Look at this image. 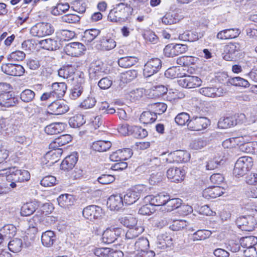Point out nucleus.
<instances>
[{"label":"nucleus","mask_w":257,"mask_h":257,"mask_svg":"<svg viewBox=\"0 0 257 257\" xmlns=\"http://www.w3.org/2000/svg\"><path fill=\"white\" fill-rule=\"evenodd\" d=\"M85 123L84 116L82 114H76L70 118L69 123L70 125L74 128L79 127Z\"/></svg>","instance_id":"nucleus-47"},{"label":"nucleus","mask_w":257,"mask_h":257,"mask_svg":"<svg viewBox=\"0 0 257 257\" xmlns=\"http://www.w3.org/2000/svg\"><path fill=\"white\" fill-rule=\"evenodd\" d=\"M78 161V154L77 153H73L67 156L61 164V169L64 171H70L75 166Z\"/></svg>","instance_id":"nucleus-24"},{"label":"nucleus","mask_w":257,"mask_h":257,"mask_svg":"<svg viewBox=\"0 0 257 257\" xmlns=\"http://www.w3.org/2000/svg\"><path fill=\"white\" fill-rule=\"evenodd\" d=\"M183 74V73L180 72V68L176 67L170 68L165 72V76L171 79L175 78H179L180 79Z\"/></svg>","instance_id":"nucleus-51"},{"label":"nucleus","mask_w":257,"mask_h":257,"mask_svg":"<svg viewBox=\"0 0 257 257\" xmlns=\"http://www.w3.org/2000/svg\"><path fill=\"white\" fill-rule=\"evenodd\" d=\"M75 68L72 65H64L58 71V74L60 77L67 79L71 77L75 73Z\"/></svg>","instance_id":"nucleus-35"},{"label":"nucleus","mask_w":257,"mask_h":257,"mask_svg":"<svg viewBox=\"0 0 257 257\" xmlns=\"http://www.w3.org/2000/svg\"><path fill=\"white\" fill-rule=\"evenodd\" d=\"M190 117L186 112H181L175 118L176 123L179 125H184L186 123L188 125V122L190 120Z\"/></svg>","instance_id":"nucleus-58"},{"label":"nucleus","mask_w":257,"mask_h":257,"mask_svg":"<svg viewBox=\"0 0 257 257\" xmlns=\"http://www.w3.org/2000/svg\"><path fill=\"white\" fill-rule=\"evenodd\" d=\"M149 241L146 238H139L134 243L135 248L139 251L137 257H154L155 253L149 250Z\"/></svg>","instance_id":"nucleus-5"},{"label":"nucleus","mask_w":257,"mask_h":257,"mask_svg":"<svg viewBox=\"0 0 257 257\" xmlns=\"http://www.w3.org/2000/svg\"><path fill=\"white\" fill-rule=\"evenodd\" d=\"M162 23L165 25H172L178 22L176 15L173 13H167L162 19Z\"/></svg>","instance_id":"nucleus-62"},{"label":"nucleus","mask_w":257,"mask_h":257,"mask_svg":"<svg viewBox=\"0 0 257 257\" xmlns=\"http://www.w3.org/2000/svg\"><path fill=\"white\" fill-rule=\"evenodd\" d=\"M199 92L205 96L215 97L222 96L224 92L222 88L206 87L200 89Z\"/></svg>","instance_id":"nucleus-28"},{"label":"nucleus","mask_w":257,"mask_h":257,"mask_svg":"<svg viewBox=\"0 0 257 257\" xmlns=\"http://www.w3.org/2000/svg\"><path fill=\"white\" fill-rule=\"evenodd\" d=\"M147 188L143 185L135 187L132 190H128L123 196L124 202L127 205L135 203L141 197L147 194Z\"/></svg>","instance_id":"nucleus-4"},{"label":"nucleus","mask_w":257,"mask_h":257,"mask_svg":"<svg viewBox=\"0 0 257 257\" xmlns=\"http://www.w3.org/2000/svg\"><path fill=\"white\" fill-rule=\"evenodd\" d=\"M2 172L5 173H1L0 175L6 174L8 181L24 182L28 181L30 178V174L28 171L19 169L16 167L4 170Z\"/></svg>","instance_id":"nucleus-2"},{"label":"nucleus","mask_w":257,"mask_h":257,"mask_svg":"<svg viewBox=\"0 0 257 257\" xmlns=\"http://www.w3.org/2000/svg\"><path fill=\"white\" fill-rule=\"evenodd\" d=\"M240 245L244 248L254 247L257 243V237L254 236L243 237L240 239Z\"/></svg>","instance_id":"nucleus-43"},{"label":"nucleus","mask_w":257,"mask_h":257,"mask_svg":"<svg viewBox=\"0 0 257 257\" xmlns=\"http://www.w3.org/2000/svg\"><path fill=\"white\" fill-rule=\"evenodd\" d=\"M228 83L232 85L247 87L249 86L248 82L240 77H235L228 80Z\"/></svg>","instance_id":"nucleus-57"},{"label":"nucleus","mask_w":257,"mask_h":257,"mask_svg":"<svg viewBox=\"0 0 257 257\" xmlns=\"http://www.w3.org/2000/svg\"><path fill=\"white\" fill-rule=\"evenodd\" d=\"M111 146V143L109 141H98L93 143L92 149L98 152H105Z\"/></svg>","instance_id":"nucleus-40"},{"label":"nucleus","mask_w":257,"mask_h":257,"mask_svg":"<svg viewBox=\"0 0 257 257\" xmlns=\"http://www.w3.org/2000/svg\"><path fill=\"white\" fill-rule=\"evenodd\" d=\"M132 10L130 6L119 3L110 11L108 19L112 22H125L131 15Z\"/></svg>","instance_id":"nucleus-1"},{"label":"nucleus","mask_w":257,"mask_h":257,"mask_svg":"<svg viewBox=\"0 0 257 257\" xmlns=\"http://www.w3.org/2000/svg\"><path fill=\"white\" fill-rule=\"evenodd\" d=\"M54 32V29L51 24L44 22L36 24L30 30L31 34L38 37L50 35Z\"/></svg>","instance_id":"nucleus-6"},{"label":"nucleus","mask_w":257,"mask_h":257,"mask_svg":"<svg viewBox=\"0 0 257 257\" xmlns=\"http://www.w3.org/2000/svg\"><path fill=\"white\" fill-rule=\"evenodd\" d=\"M144 230V228L140 224L134 227H130L125 233L126 239H133L138 237Z\"/></svg>","instance_id":"nucleus-38"},{"label":"nucleus","mask_w":257,"mask_h":257,"mask_svg":"<svg viewBox=\"0 0 257 257\" xmlns=\"http://www.w3.org/2000/svg\"><path fill=\"white\" fill-rule=\"evenodd\" d=\"M72 140L71 136L70 135H64L55 139L54 141L51 142L49 145V147L51 149H53L54 151H51L47 154V157L49 156L55 155L56 150L58 152H61V150L59 149V147L64 146ZM61 152H57V154H60Z\"/></svg>","instance_id":"nucleus-12"},{"label":"nucleus","mask_w":257,"mask_h":257,"mask_svg":"<svg viewBox=\"0 0 257 257\" xmlns=\"http://www.w3.org/2000/svg\"><path fill=\"white\" fill-rule=\"evenodd\" d=\"M100 33L98 29H91L85 31L82 36V40L88 44L94 40Z\"/></svg>","instance_id":"nucleus-37"},{"label":"nucleus","mask_w":257,"mask_h":257,"mask_svg":"<svg viewBox=\"0 0 257 257\" xmlns=\"http://www.w3.org/2000/svg\"><path fill=\"white\" fill-rule=\"evenodd\" d=\"M35 96V92L29 89L23 91L20 94L21 99L25 102H31L33 100Z\"/></svg>","instance_id":"nucleus-60"},{"label":"nucleus","mask_w":257,"mask_h":257,"mask_svg":"<svg viewBox=\"0 0 257 257\" xmlns=\"http://www.w3.org/2000/svg\"><path fill=\"white\" fill-rule=\"evenodd\" d=\"M224 193V189L219 186L210 187L205 189L202 192V196L209 200L220 196Z\"/></svg>","instance_id":"nucleus-22"},{"label":"nucleus","mask_w":257,"mask_h":257,"mask_svg":"<svg viewBox=\"0 0 257 257\" xmlns=\"http://www.w3.org/2000/svg\"><path fill=\"white\" fill-rule=\"evenodd\" d=\"M105 74V70L102 63L96 62L91 64L89 69V78L91 80H96L103 77Z\"/></svg>","instance_id":"nucleus-19"},{"label":"nucleus","mask_w":257,"mask_h":257,"mask_svg":"<svg viewBox=\"0 0 257 257\" xmlns=\"http://www.w3.org/2000/svg\"><path fill=\"white\" fill-rule=\"evenodd\" d=\"M57 201L60 206L63 208L69 207L73 204L74 198L70 194H62L57 198Z\"/></svg>","instance_id":"nucleus-32"},{"label":"nucleus","mask_w":257,"mask_h":257,"mask_svg":"<svg viewBox=\"0 0 257 257\" xmlns=\"http://www.w3.org/2000/svg\"><path fill=\"white\" fill-rule=\"evenodd\" d=\"M38 207V205L37 202L32 201L26 203L22 206L21 214L24 216H30L35 211Z\"/></svg>","instance_id":"nucleus-33"},{"label":"nucleus","mask_w":257,"mask_h":257,"mask_svg":"<svg viewBox=\"0 0 257 257\" xmlns=\"http://www.w3.org/2000/svg\"><path fill=\"white\" fill-rule=\"evenodd\" d=\"M253 166V159L251 157L243 156L236 161L233 170V175L237 178L243 176L248 172Z\"/></svg>","instance_id":"nucleus-3"},{"label":"nucleus","mask_w":257,"mask_h":257,"mask_svg":"<svg viewBox=\"0 0 257 257\" xmlns=\"http://www.w3.org/2000/svg\"><path fill=\"white\" fill-rule=\"evenodd\" d=\"M148 107L157 116V114H162L166 111L167 105L164 103L156 102L149 104Z\"/></svg>","instance_id":"nucleus-41"},{"label":"nucleus","mask_w":257,"mask_h":257,"mask_svg":"<svg viewBox=\"0 0 257 257\" xmlns=\"http://www.w3.org/2000/svg\"><path fill=\"white\" fill-rule=\"evenodd\" d=\"M1 231L5 237L11 238L16 234V227L13 224H7L1 229Z\"/></svg>","instance_id":"nucleus-55"},{"label":"nucleus","mask_w":257,"mask_h":257,"mask_svg":"<svg viewBox=\"0 0 257 257\" xmlns=\"http://www.w3.org/2000/svg\"><path fill=\"white\" fill-rule=\"evenodd\" d=\"M26 57L25 53L22 51H16L11 53L8 59L14 61H20L23 60Z\"/></svg>","instance_id":"nucleus-64"},{"label":"nucleus","mask_w":257,"mask_h":257,"mask_svg":"<svg viewBox=\"0 0 257 257\" xmlns=\"http://www.w3.org/2000/svg\"><path fill=\"white\" fill-rule=\"evenodd\" d=\"M162 68V61L158 58H153L147 61L145 64L143 74L149 77L157 73Z\"/></svg>","instance_id":"nucleus-10"},{"label":"nucleus","mask_w":257,"mask_h":257,"mask_svg":"<svg viewBox=\"0 0 257 257\" xmlns=\"http://www.w3.org/2000/svg\"><path fill=\"white\" fill-rule=\"evenodd\" d=\"M240 50L238 43L230 42L224 47L223 58L226 61H232L236 58V53Z\"/></svg>","instance_id":"nucleus-14"},{"label":"nucleus","mask_w":257,"mask_h":257,"mask_svg":"<svg viewBox=\"0 0 257 257\" xmlns=\"http://www.w3.org/2000/svg\"><path fill=\"white\" fill-rule=\"evenodd\" d=\"M51 91L55 98H62L66 93L67 85L64 82H55L52 85Z\"/></svg>","instance_id":"nucleus-31"},{"label":"nucleus","mask_w":257,"mask_h":257,"mask_svg":"<svg viewBox=\"0 0 257 257\" xmlns=\"http://www.w3.org/2000/svg\"><path fill=\"white\" fill-rule=\"evenodd\" d=\"M210 124V120L206 117L193 116L188 123L189 130L200 131L204 130Z\"/></svg>","instance_id":"nucleus-7"},{"label":"nucleus","mask_w":257,"mask_h":257,"mask_svg":"<svg viewBox=\"0 0 257 257\" xmlns=\"http://www.w3.org/2000/svg\"><path fill=\"white\" fill-rule=\"evenodd\" d=\"M182 201L179 198L169 199L165 204V209L167 211L170 212L175 209L180 207Z\"/></svg>","instance_id":"nucleus-46"},{"label":"nucleus","mask_w":257,"mask_h":257,"mask_svg":"<svg viewBox=\"0 0 257 257\" xmlns=\"http://www.w3.org/2000/svg\"><path fill=\"white\" fill-rule=\"evenodd\" d=\"M207 145V141L203 138H198L193 140L189 145L191 149L198 150L203 148Z\"/></svg>","instance_id":"nucleus-54"},{"label":"nucleus","mask_w":257,"mask_h":257,"mask_svg":"<svg viewBox=\"0 0 257 257\" xmlns=\"http://www.w3.org/2000/svg\"><path fill=\"white\" fill-rule=\"evenodd\" d=\"M68 55L78 57L85 50V47L79 42H73L68 44L65 47Z\"/></svg>","instance_id":"nucleus-20"},{"label":"nucleus","mask_w":257,"mask_h":257,"mask_svg":"<svg viewBox=\"0 0 257 257\" xmlns=\"http://www.w3.org/2000/svg\"><path fill=\"white\" fill-rule=\"evenodd\" d=\"M84 77L80 76V81L75 84L70 90L69 97L71 99L75 100L83 93L84 86Z\"/></svg>","instance_id":"nucleus-27"},{"label":"nucleus","mask_w":257,"mask_h":257,"mask_svg":"<svg viewBox=\"0 0 257 257\" xmlns=\"http://www.w3.org/2000/svg\"><path fill=\"white\" fill-rule=\"evenodd\" d=\"M172 238L166 234H161L157 237L156 244L157 247L160 249H165L171 247L172 245Z\"/></svg>","instance_id":"nucleus-29"},{"label":"nucleus","mask_w":257,"mask_h":257,"mask_svg":"<svg viewBox=\"0 0 257 257\" xmlns=\"http://www.w3.org/2000/svg\"><path fill=\"white\" fill-rule=\"evenodd\" d=\"M18 102V99L15 97L12 91H0V106L11 107Z\"/></svg>","instance_id":"nucleus-18"},{"label":"nucleus","mask_w":257,"mask_h":257,"mask_svg":"<svg viewBox=\"0 0 257 257\" xmlns=\"http://www.w3.org/2000/svg\"><path fill=\"white\" fill-rule=\"evenodd\" d=\"M39 44L41 47L47 50L53 51L59 49L61 44L58 38L47 39L40 41Z\"/></svg>","instance_id":"nucleus-26"},{"label":"nucleus","mask_w":257,"mask_h":257,"mask_svg":"<svg viewBox=\"0 0 257 257\" xmlns=\"http://www.w3.org/2000/svg\"><path fill=\"white\" fill-rule=\"evenodd\" d=\"M179 39L184 41L193 42L199 39V35L196 32L186 31L179 35Z\"/></svg>","instance_id":"nucleus-45"},{"label":"nucleus","mask_w":257,"mask_h":257,"mask_svg":"<svg viewBox=\"0 0 257 257\" xmlns=\"http://www.w3.org/2000/svg\"><path fill=\"white\" fill-rule=\"evenodd\" d=\"M236 224L242 230L246 231H252L257 225L255 219L251 215L239 217L236 220Z\"/></svg>","instance_id":"nucleus-13"},{"label":"nucleus","mask_w":257,"mask_h":257,"mask_svg":"<svg viewBox=\"0 0 257 257\" xmlns=\"http://www.w3.org/2000/svg\"><path fill=\"white\" fill-rule=\"evenodd\" d=\"M62 125H63L62 123H51L45 127V132L50 135L58 134L63 131Z\"/></svg>","instance_id":"nucleus-44"},{"label":"nucleus","mask_w":257,"mask_h":257,"mask_svg":"<svg viewBox=\"0 0 257 257\" xmlns=\"http://www.w3.org/2000/svg\"><path fill=\"white\" fill-rule=\"evenodd\" d=\"M101 49L109 51L116 47V42L113 39L108 37H102L100 40Z\"/></svg>","instance_id":"nucleus-36"},{"label":"nucleus","mask_w":257,"mask_h":257,"mask_svg":"<svg viewBox=\"0 0 257 257\" xmlns=\"http://www.w3.org/2000/svg\"><path fill=\"white\" fill-rule=\"evenodd\" d=\"M164 54L168 57H173L177 56L175 44L171 43L167 45L164 49Z\"/></svg>","instance_id":"nucleus-61"},{"label":"nucleus","mask_w":257,"mask_h":257,"mask_svg":"<svg viewBox=\"0 0 257 257\" xmlns=\"http://www.w3.org/2000/svg\"><path fill=\"white\" fill-rule=\"evenodd\" d=\"M138 73L135 70H128L121 74L120 80L123 83H128L136 78Z\"/></svg>","instance_id":"nucleus-53"},{"label":"nucleus","mask_w":257,"mask_h":257,"mask_svg":"<svg viewBox=\"0 0 257 257\" xmlns=\"http://www.w3.org/2000/svg\"><path fill=\"white\" fill-rule=\"evenodd\" d=\"M55 239L56 236L54 232L51 230L45 231L42 233L41 236L42 243L46 247H50L52 246Z\"/></svg>","instance_id":"nucleus-34"},{"label":"nucleus","mask_w":257,"mask_h":257,"mask_svg":"<svg viewBox=\"0 0 257 257\" xmlns=\"http://www.w3.org/2000/svg\"><path fill=\"white\" fill-rule=\"evenodd\" d=\"M22 244V239L16 238L9 242L8 247L9 250L12 252H17L21 250Z\"/></svg>","instance_id":"nucleus-52"},{"label":"nucleus","mask_w":257,"mask_h":257,"mask_svg":"<svg viewBox=\"0 0 257 257\" xmlns=\"http://www.w3.org/2000/svg\"><path fill=\"white\" fill-rule=\"evenodd\" d=\"M119 220L121 224L128 228L139 225L136 218L131 215L121 217Z\"/></svg>","instance_id":"nucleus-56"},{"label":"nucleus","mask_w":257,"mask_h":257,"mask_svg":"<svg viewBox=\"0 0 257 257\" xmlns=\"http://www.w3.org/2000/svg\"><path fill=\"white\" fill-rule=\"evenodd\" d=\"M211 234V232L208 230H198L192 235L191 239L193 241L204 240L209 237Z\"/></svg>","instance_id":"nucleus-48"},{"label":"nucleus","mask_w":257,"mask_h":257,"mask_svg":"<svg viewBox=\"0 0 257 257\" xmlns=\"http://www.w3.org/2000/svg\"><path fill=\"white\" fill-rule=\"evenodd\" d=\"M167 175L172 182H179L183 180L185 176L184 170L181 168L172 167L167 172Z\"/></svg>","instance_id":"nucleus-23"},{"label":"nucleus","mask_w":257,"mask_h":257,"mask_svg":"<svg viewBox=\"0 0 257 257\" xmlns=\"http://www.w3.org/2000/svg\"><path fill=\"white\" fill-rule=\"evenodd\" d=\"M240 34V31L239 29H227L219 32L216 35V38L220 40H226L236 38Z\"/></svg>","instance_id":"nucleus-21"},{"label":"nucleus","mask_w":257,"mask_h":257,"mask_svg":"<svg viewBox=\"0 0 257 257\" xmlns=\"http://www.w3.org/2000/svg\"><path fill=\"white\" fill-rule=\"evenodd\" d=\"M178 83L184 88H193L200 86L202 84V80L197 76L183 73L181 78L178 80Z\"/></svg>","instance_id":"nucleus-11"},{"label":"nucleus","mask_w":257,"mask_h":257,"mask_svg":"<svg viewBox=\"0 0 257 257\" xmlns=\"http://www.w3.org/2000/svg\"><path fill=\"white\" fill-rule=\"evenodd\" d=\"M138 61L136 57L127 56L121 57L118 60V65L122 68H128L135 65Z\"/></svg>","instance_id":"nucleus-39"},{"label":"nucleus","mask_w":257,"mask_h":257,"mask_svg":"<svg viewBox=\"0 0 257 257\" xmlns=\"http://www.w3.org/2000/svg\"><path fill=\"white\" fill-rule=\"evenodd\" d=\"M226 161L224 156L217 155L213 158L210 159L206 163V168L207 170H212L223 165Z\"/></svg>","instance_id":"nucleus-30"},{"label":"nucleus","mask_w":257,"mask_h":257,"mask_svg":"<svg viewBox=\"0 0 257 257\" xmlns=\"http://www.w3.org/2000/svg\"><path fill=\"white\" fill-rule=\"evenodd\" d=\"M107 205L111 210H119L123 206L122 196L118 194L110 196L107 200Z\"/></svg>","instance_id":"nucleus-25"},{"label":"nucleus","mask_w":257,"mask_h":257,"mask_svg":"<svg viewBox=\"0 0 257 257\" xmlns=\"http://www.w3.org/2000/svg\"><path fill=\"white\" fill-rule=\"evenodd\" d=\"M169 199V195L162 192L156 195H147L145 196V202L150 203L151 206H163Z\"/></svg>","instance_id":"nucleus-16"},{"label":"nucleus","mask_w":257,"mask_h":257,"mask_svg":"<svg viewBox=\"0 0 257 257\" xmlns=\"http://www.w3.org/2000/svg\"><path fill=\"white\" fill-rule=\"evenodd\" d=\"M124 234V231L121 228L111 226L106 228V229L104 231L102 236V240L105 243H111L113 242L118 237Z\"/></svg>","instance_id":"nucleus-9"},{"label":"nucleus","mask_w":257,"mask_h":257,"mask_svg":"<svg viewBox=\"0 0 257 257\" xmlns=\"http://www.w3.org/2000/svg\"><path fill=\"white\" fill-rule=\"evenodd\" d=\"M56 178L53 176L49 175L44 177L41 181V185L44 187H51L56 184Z\"/></svg>","instance_id":"nucleus-63"},{"label":"nucleus","mask_w":257,"mask_h":257,"mask_svg":"<svg viewBox=\"0 0 257 257\" xmlns=\"http://www.w3.org/2000/svg\"><path fill=\"white\" fill-rule=\"evenodd\" d=\"M1 69L4 73L13 76H20L25 73V69L22 65L12 63L3 64Z\"/></svg>","instance_id":"nucleus-17"},{"label":"nucleus","mask_w":257,"mask_h":257,"mask_svg":"<svg viewBox=\"0 0 257 257\" xmlns=\"http://www.w3.org/2000/svg\"><path fill=\"white\" fill-rule=\"evenodd\" d=\"M157 119L155 114L150 111H144L140 115V120L144 124H149L154 122Z\"/></svg>","instance_id":"nucleus-42"},{"label":"nucleus","mask_w":257,"mask_h":257,"mask_svg":"<svg viewBox=\"0 0 257 257\" xmlns=\"http://www.w3.org/2000/svg\"><path fill=\"white\" fill-rule=\"evenodd\" d=\"M69 109L68 105L62 101H54L48 105L47 112L53 115L63 114Z\"/></svg>","instance_id":"nucleus-15"},{"label":"nucleus","mask_w":257,"mask_h":257,"mask_svg":"<svg viewBox=\"0 0 257 257\" xmlns=\"http://www.w3.org/2000/svg\"><path fill=\"white\" fill-rule=\"evenodd\" d=\"M131 129V135L136 138H144L148 135L146 130L141 126L134 125L132 126Z\"/></svg>","instance_id":"nucleus-50"},{"label":"nucleus","mask_w":257,"mask_h":257,"mask_svg":"<svg viewBox=\"0 0 257 257\" xmlns=\"http://www.w3.org/2000/svg\"><path fill=\"white\" fill-rule=\"evenodd\" d=\"M236 123L235 118L232 116L220 118L218 121L219 126L223 128L230 127Z\"/></svg>","instance_id":"nucleus-49"},{"label":"nucleus","mask_w":257,"mask_h":257,"mask_svg":"<svg viewBox=\"0 0 257 257\" xmlns=\"http://www.w3.org/2000/svg\"><path fill=\"white\" fill-rule=\"evenodd\" d=\"M82 214L86 219L90 221H94L101 219L104 215V212L100 207L91 205L83 209Z\"/></svg>","instance_id":"nucleus-8"},{"label":"nucleus","mask_w":257,"mask_h":257,"mask_svg":"<svg viewBox=\"0 0 257 257\" xmlns=\"http://www.w3.org/2000/svg\"><path fill=\"white\" fill-rule=\"evenodd\" d=\"M196 58L191 56H183L177 60V64L183 66H189L195 64Z\"/></svg>","instance_id":"nucleus-59"}]
</instances>
